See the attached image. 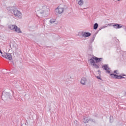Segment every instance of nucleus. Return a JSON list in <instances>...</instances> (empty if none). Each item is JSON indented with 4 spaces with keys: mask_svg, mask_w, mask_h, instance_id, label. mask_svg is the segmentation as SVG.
I'll return each instance as SVG.
<instances>
[{
    "mask_svg": "<svg viewBox=\"0 0 126 126\" xmlns=\"http://www.w3.org/2000/svg\"><path fill=\"white\" fill-rule=\"evenodd\" d=\"M13 13L14 15L15 16L16 18H18V19H21L22 18V13L20 12L18 10H17V8L14 7L13 8Z\"/></svg>",
    "mask_w": 126,
    "mask_h": 126,
    "instance_id": "1",
    "label": "nucleus"
},
{
    "mask_svg": "<svg viewBox=\"0 0 126 126\" xmlns=\"http://www.w3.org/2000/svg\"><path fill=\"white\" fill-rule=\"evenodd\" d=\"M125 30H126V28H125Z\"/></svg>",
    "mask_w": 126,
    "mask_h": 126,
    "instance_id": "29",
    "label": "nucleus"
},
{
    "mask_svg": "<svg viewBox=\"0 0 126 126\" xmlns=\"http://www.w3.org/2000/svg\"><path fill=\"white\" fill-rule=\"evenodd\" d=\"M80 82L82 85H86V83L87 82V79H86L85 77H83L81 78Z\"/></svg>",
    "mask_w": 126,
    "mask_h": 126,
    "instance_id": "9",
    "label": "nucleus"
},
{
    "mask_svg": "<svg viewBox=\"0 0 126 126\" xmlns=\"http://www.w3.org/2000/svg\"><path fill=\"white\" fill-rule=\"evenodd\" d=\"M103 29L102 28H99V30H102Z\"/></svg>",
    "mask_w": 126,
    "mask_h": 126,
    "instance_id": "28",
    "label": "nucleus"
},
{
    "mask_svg": "<svg viewBox=\"0 0 126 126\" xmlns=\"http://www.w3.org/2000/svg\"><path fill=\"white\" fill-rule=\"evenodd\" d=\"M113 26V27L115 28V29H121V28H123V25L122 24H114Z\"/></svg>",
    "mask_w": 126,
    "mask_h": 126,
    "instance_id": "8",
    "label": "nucleus"
},
{
    "mask_svg": "<svg viewBox=\"0 0 126 126\" xmlns=\"http://www.w3.org/2000/svg\"><path fill=\"white\" fill-rule=\"evenodd\" d=\"M106 72H107V73L110 74V73H111V71L107 70H106Z\"/></svg>",
    "mask_w": 126,
    "mask_h": 126,
    "instance_id": "26",
    "label": "nucleus"
},
{
    "mask_svg": "<svg viewBox=\"0 0 126 126\" xmlns=\"http://www.w3.org/2000/svg\"><path fill=\"white\" fill-rule=\"evenodd\" d=\"M97 79H101V77L100 76H96Z\"/></svg>",
    "mask_w": 126,
    "mask_h": 126,
    "instance_id": "27",
    "label": "nucleus"
},
{
    "mask_svg": "<svg viewBox=\"0 0 126 126\" xmlns=\"http://www.w3.org/2000/svg\"><path fill=\"white\" fill-rule=\"evenodd\" d=\"M88 51L89 52H92L93 51V46L92 44H91L88 47Z\"/></svg>",
    "mask_w": 126,
    "mask_h": 126,
    "instance_id": "16",
    "label": "nucleus"
},
{
    "mask_svg": "<svg viewBox=\"0 0 126 126\" xmlns=\"http://www.w3.org/2000/svg\"><path fill=\"white\" fill-rule=\"evenodd\" d=\"M108 25V26H112L113 27V25H115V24L111 23V24H109Z\"/></svg>",
    "mask_w": 126,
    "mask_h": 126,
    "instance_id": "24",
    "label": "nucleus"
},
{
    "mask_svg": "<svg viewBox=\"0 0 126 126\" xmlns=\"http://www.w3.org/2000/svg\"><path fill=\"white\" fill-rule=\"evenodd\" d=\"M8 28L10 30H13V31H15L16 33H22L20 28L17 27V26L15 25H10L8 26Z\"/></svg>",
    "mask_w": 126,
    "mask_h": 126,
    "instance_id": "2",
    "label": "nucleus"
},
{
    "mask_svg": "<svg viewBox=\"0 0 126 126\" xmlns=\"http://www.w3.org/2000/svg\"><path fill=\"white\" fill-rule=\"evenodd\" d=\"M84 3V2L83 1V0H80L79 1H78V4L80 5H83V4Z\"/></svg>",
    "mask_w": 126,
    "mask_h": 126,
    "instance_id": "18",
    "label": "nucleus"
},
{
    "mask_svg": "<svg viewBox=\"0 0 126 126\" xmlns=\"http://www.w3.org/2000/svg\"><path fill=\"white\" fill-rule=\"evenodd\" d=\"M117 0L120 1V0Z\"/></svg>",
    "mask_w": 126,
    "mask_h": 126,
    "instance_id": "31",
    "label": "nucleus"
},
{
    "mask_svg": "<svg viewBox=\"0 0 126 126\" xmlns=\"http://www.w3.org/2000/svg\"><path fill=\"white\" fill-rule=\"evenodd\" d=\"M90 121V118L88 116L84 117L83 119V122L84 123V124H87Z\"/></svg>",
    "mask_w": 126,
    "mask_h": 126,
    "instance_id": "10",
    "label": "nucleus"
},
{
    "mask_svg": "<svg viewBox=\"0 0 126 126\" xmlns=\"http://www.w3.org/2000/svg\"><path fill=\"white\" fill-rule=\"evenodd\" d=\"M83 37H89L91 36V33L88 32H85L82 35Z\"/></svg>",
    "mask_w": 126,
    "mask_h": 126,
    "instance_id": "12",
    "label": "nucleus"
},
{
    "mask_svg": "<svg viewBox=\"0 0 126 126\" xmlns=\"http://www.w3.org/2000/svg\"><path fill=\"white\" fill-rule=\"evenodd\" d=\"M9 98V94L8 93L4 92L2 94V98L3 100H7Z\"/></svg>",
    "mask_w": 126,
    "mask_h": 126,
    "instance_id": "6",
    "label": "nucleus"
},
{
    "mask_svg": "<svg viewBox=\"0 0 126 126\" xmlns=\"http://www.w3.org/2000/svg\"><path fill=\"white\" fill-rule=\"evenodd\" d=\"M49 9L47 7V6L44 5L42 6V10L40 11L41 14H43V13H46L48 12Z\"/></svg>",
    "mask_w": 126,
    "mask_h": 126,
    "instance_id": "7",
    "label": "nucleus"
},
{
    "mask_svg": "<svg viewBox=\"0 0 126 126\" xmlns=\"http://www.w3.org/2000/svg\"><path fill=\"white\" fill-rule=\"evenodd\" d=\"M2 57L5 59H7L9 61H11L12 60V56H11V54L10 53H5L4 54L2 55Z\"/></svg>",
    "mask_w": 126,
    "mask_h": 126,
    "instance_id": "3",
    "label": "nucleus"
},
{
    "mask_svg": "<svg viewBox=\"0 0 126 126\" xmlns=\"http://www.w3.org/2000/svg\"><path fill=\"white\" fill-rule=\"evenodd\" d=\"M102 68L103 69H104V70H109L110 68L108 67L107 64H104L102 66Z\"/></svg>",
    "mask_w": 126,
    "mask_h": 126,
    "instance_id": "13",
    "label": "nucleus"
},
{
    "mask_svg": "<svg viewBox=\"0 0 126 126\" xmlns=\"http://www.w3.org/2000/svg\"><path fill=\"white\" fill-rule=\"evenodd\" d=\"M14 7H16V6H9V7H7V10H8L9 11H13V10H14V9L13 8Z\"/></svg>",
    "mask_w": 126,
    "mask_h": 126,
    "instance_id": "14",
    "label": "nucleus"
},
{
    "mask_svg": "<svg viewBox=\"0 0 126 126\" xmlns=\"http://www.w3.org/2000/svg\"><path fill=\"white\" fill-rule=\"evenodd\" d=\"M64 9L61 6H58L55 10L56 13L58 14H62L63 12Z\"/></svg>",
    "mask_w": 126,
    "mask_h": 126,
    "instance_id": "5",
    "label": "nucleus"
},
{
    "mask_svg": "<svg viewBox=\"0 0 126 126\" xmlns=\"http://www.w3.org/2000/svg\"><path fill=\"white\" fill-rule=\"evenodd\" d=\"M114 73H116V74L119 75L120 74V72H119V70H116L114 71Z\"/></svg>",
    "mask_w": 126,
    "mask_h": 126,
    "instance_id": "21",
    "label": "nucleus"
},
{
    "mask_svg": "<svg viewBox=\"0 0 126 126\" xmlns=\"http://www.w3.org/2000/svg\"><path fill=\"white\" fill-rule=\"evenodd\" d=\"M110 76L115 79H123V78H125V77H123V76L118 75L113 73L110 74Z\"/></svg>",
    "mask_w": 126,
    "mask_h": 126,
    "instance_id": "4",
    "label": "nucleus"
},
{
    "mask_svg": "<svg viewBox=\"0 0 126 126\" xmlns=\"http://www.w3.org/2000/svg\"><path fill=\"white\" fill-rule=\"evenodd\" d=\"M55 22H56V19H51L50 20V23H51V24H53V23H55Z\"/></svg>",
    "mask_w": 126,
    "mask_h": 126,
    "instance_id": "19",
    "label": "nucleus"
},
{
    "mask_svg": "<svg viewBox=\"0 0 126 126\" xmlns=\"http://www.w3.org/2000/svg\"><path fill=\"white\" fill-rule=\"evenodd\" d=\"M94 68H99V66H98L97 64H96L95 63L93 65Z\"/></svg>",
    "mask_w": 126,
    "mask_h": 126,
    "instance_id": "20",
    "label": "nucleus"
},
{
    "mask_svg": "<svg viewBox=\"0 0 126 126\" xmlns=\"http://www.w3.org/2000/svg\"><path fill=\"white\" fill-rule=\"evenodd\" d=\"M99 27V25H98V23H95L94 25V30H97V28H98V27Z\"/></svg>",
    "mask_w": 126,
    "mask_h": 126,
    "instance_id": "17",
    "label": "nucleus"
},
{
    "mask_svg": "<svg viewBox=\"0 0 126 126\" xmlns=\"http://www.w3.org/2000/svg\"><path fill=\"white\" fill-rule=\"evenodd\" d=\"M93 59H94V60L96 61V63H99V62H102L103 61V58H98L97 57H94Z\"/></svg>",
    "mask_w": 126,
    "mask_h": 126,
    "instance_id": "11",
    "label": "nucleus"
},
{
    "mask_svg": "<svg viewBox=\"0 0 126 126\" xmlns=\"http://www.w3.org/2000/svg\"><path fill=\"white\" fill-rule=\"evenodd\" d=\"M86 8H85L84 9H86Z\"/></svg>",
    "mask_w": 126,
    "mask_h": 126,
    "instance_id": "30",
    "label": "nucleus"
},
{
    "mask_svg": "<svg viewBox=\"0 0 126 126\" xmlns=\"http://www.w3.org/2000/svg\"><path fill=\"white\" fill-rule=\"evenodd\" d=\"M106 27H108V26H102V29H104V28H106Z\"/></svg>",
    "mask_w": 126,
    "mask_h": 126,
    "instance_id": "25",
    "label": "nucleus"
},
{
    "mask_svg": "<svg viewBox=\"0 0 126 126\" xmlns=\"http://www.w3.org/2000/svg\"><path fill=\"white\" fill-rule=\"evenodd\" d=\"M94 59H93V57L90 59V63H91L92 65H93L94 64H95V61H94Z\"/></svg>",
    "mask_w": 126,
    "mask_h": 126,
    "instance_id": "15",
    "label": "nucleus"
},
{
    "mask_svg": "<svg viewBox=\"0 0 126 126\" xmlns=\"http://www.w3.org/2000/svg\"><path fill=\"white\" fill-rule=\"evenodd\" d=\"M90 121L92 122V123H95V120L94 119H90Z\"/></svg>",
    "mask_w": 126,
    "mask_h": 126,
    "instance_id": "23",
    "label": "nucleus"
},
{
    "mask_svg": "<svg viewBox=\"0 0 126 126\" xmlns=\"http://www.w3.org/2000/svg\"><path fill=\"white\" fill-rule=\"evenodd\" d=\"M94 40H95V37H93L92 39H91L90 42L91 43H92L94 41Z\"/></svg>",
    "mask_w": 126,
    "mask_h": 126,
    "instance_id": "22",
    "label": "nucleus"
},
{
    "mask_svg": "<svg viewBox=\"0 0 126 126\" xmlns=\"http://www.w3.org/2000/svg\"><path fill=\"white\" fill-rule=\"evenodd\" d=\"M125 75H123V76H125Z\"/></svg>",
    "mask_w": 126,
    "mask_h": 126,
    "instance_id": "32",
    "label": "nucleus"
}]
</instances>
